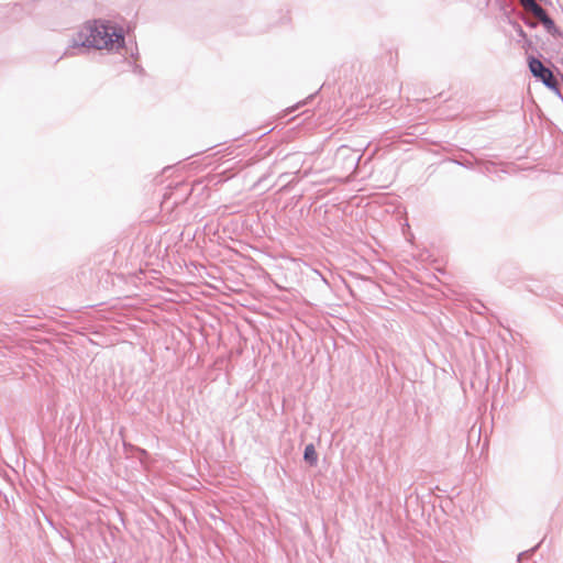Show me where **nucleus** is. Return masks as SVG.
Listing matches in <instances>:
<instances>
[{"mask_svg":"<svg viewBox=\"0 0 563 563\" xmlns=\"http://www.w3.org/2000/svg\"><path fill=\"white\" fill-rule=\"evenodd\" d=\"M543 27L547 30L548 33L551 35L559 37L562 36V31L556 26L554 20L548 15L545 19L541 21Z\"/></svg>","mask_w":563,"mask_h":563,"instance_id":"nucleus-6","label":"nucleus"},{"mask_svg":"<svg viewBox=\"0 0 563 563\" xmlns=\"http://www.w3.org/2000/svg\"><path fill=\"white\" fill-rule=\"evenodd\" d=\"M528 67L531 75L544 86L555 78L553 71L536 56H528Z\"/></svg>","mask_w":563,"mask_h":563,"instance_id":"nucleus-3","label":"nucleus"},{"mask_svg":"<svg viewBox=\"0 0 563 563\" xmlns=\"http://www.w3.org/2000/svg\"><path fill=\"white\" fill-rule=\"evenodd\" d=\"M509 269H515V267L510 264H505L503 266L499 267L498 269V278L503 282V283H507L508 279L506 278V272L509 271Z\"/></svg>","mask_w":563,"mask_h":563,"instance_id":"nucleus-10","label":"nucleus"},{"mask_svg":"<svg viewBox=\"0 0 563 563\" xmlns=\"http://www.w3.org/2000/svg\"><path fill=\"white\" fill-rule=\"evenodd\" d=\"M266 179V175L262 176L260 179H258V183H262Z\"/></svg>","mask_w":563,"mask_h":563,"instance_id":"nucleus-16","label":"nucleus"},{"mask_svg":"<svg viewBox=\"0 0 563 563\" xmlns=\"http://www.w3.org/2000/svg\"><path fill=\"white\" fill-rule=\"evenodd\" d=\"M517 32H518V35H519V36H521V37H525V36H526V33H525V31L522 30V27H521L520 25L518 26Z\"/></svg>","mask_w":563,"mask_h":563,"instance_id":"nucleus-14","label":"nucleus"},{"mask_svg":"<svg viewBox=\"0 0 563 563\" xmlns=\"http://www.w3.org/2000/svg\"><path fill=\"white\" fill-rule=\"evenodd\" d=\"M133 71L135 74L143 75L144 74V68L141 65L135 64L133 66Z\"/></svg>","mask_w":563,"mask_h":563,"instance_id":"nucleus-13","label":"nucleus"},{"mask_svg":"<svg viewBox=\"0 0 563 563\" xmlns=\"http://www.w3.org/2000/svg\"><path fill=\"white\" fill-rule=\"evenodd\" d=\"M452 162L459 166H462L464 168H467V169H473L474 168V163L466 159V158H453Z\"/></svg>","mask_w":563,"mask_h":563,"instance_id":"nucleus-11","label":"nucleus"},{"mask_svg":"<svg viewBox=\"0 0 563 563\" xmlns=\"http://www.w3.org/2000/svg\"><path fill=\"white\" fill-rule=\"evenodd\" d=\"M303 461L309 466H316L318 463V453L316 451V448L312 443H309L305 446L303 450Z\"/></svg>","mask_w":563,"mask_h":563,"instance_id":"nucleus-5","label":"nucleus"},{"mask_svg":"<svg viewBox=\"0 0 563 563\" xmlns=\"http://www.w3.org/2000/svg\"><path fill=\"white\" fill-rule=\"evenodd\" d=\"M527 9H529L540 20V22L549 15L548 12L537 3V1H533L527 7Z\"/></svg>","mask_w":563,"mask_h":563,"instance_id":"nucleus-8","label":"nucleus"},{"mask_svg":"<svg viewBox=\"0 0 563 563\" xmlns=\"http://www.w3.org/2000/svg\"><path fill=\"white\" fill-rule=\"evenodd\" d=\"M24 7L21 3L5 4L0 8V15L9 21H18L22 18Z\"/></svg>","mask_w":563,"mask_h":563,"instance_id":"nucleus-4","label":"nucleus"},{"mask_svg":"<svg viewBox=\"0 0 563 563\" xmlns=\"http://www.w3.org/2000/svg\"><path fill=\"white\" fill-rule=\"evenodd\" d=\"M523 23L528 26V27H531V29H536L538 26V23L534 22V21H531L529 19H525L523 20Z\"/></svg>","mask_w":563,"mask_h":563,"instance_id":"nucleus-12","label":"nucleus"},{"mask_svg":"<svg viewBox=\"0 0 563 563\" xmlns=\"http://www.w3.org/2000/svg\"><path fill=\"white\" fill-rule=\"evenodd\" d=\"M89 49H124L134 59L139 58L136 44L128 47L124 30L107 20L87 21L71 37L63 56L84 54Z\"/></svg>","mask_w":563,"mask_h":563,"instance_id":"nucleus-1","label":"nucleus"},{"mask_svg":"<svg viewBox=\"0 0 563 563\" xmlns=\"http://www.w3.org/2000/svg\"><path fill=\"white\" fill-rule=\"evenodd\" d=\"M363 157L357 150H353L350 146L342 145L338 148L335 154V164L341 165L350 174H355L358 164Z\"/></svg>","mask_w":563,"mask_h":563,"instance_id":"nucleus-2","label":"nucleus"},{"mask_svg":"<svg viewBox=\"0 0 563 563\" xmlns=\"http://www.w3.org/2000/svg\"><path fill=\"white\" fill-rule=\"evenodd\" d=\"M526 553H527V552H522V553H520V554L518 555V562H520L521 558H522L523 555H526Z\"/></svg>","mask_w":563,"mask_h":563,"instance_id":"nucleus-15","label":"nucleus"},{"mask_svg":"<svg viewBox=\"0 0 563 563\" xmlns=\"http://www.w3.org/2000/svg\"><path fill=\"white\" fill-rule=\"evenodd\" d=\"M545 87L563 101V95L555 78L545 85Z\"/></svg>","mask_w":563,"mask_h":563,"instance_id":"nucleus-9","label":"nucleus"},{"mask_svg":"<svg viewBox=\"0 0 563 563\" xmlns=\"http://www.w3.org/2000/svg\"><path fill=\"white\" fill-rule=\"evenodd\" d=\"M290 173H282L278 177V180L284 181V185L280 188V191H289L296 184V178L288 179Z\"/></svg>","mask_w":563,"mask_h":563,"instance_id":"nucleus-7","label":"nucleus"}]
</instances>
